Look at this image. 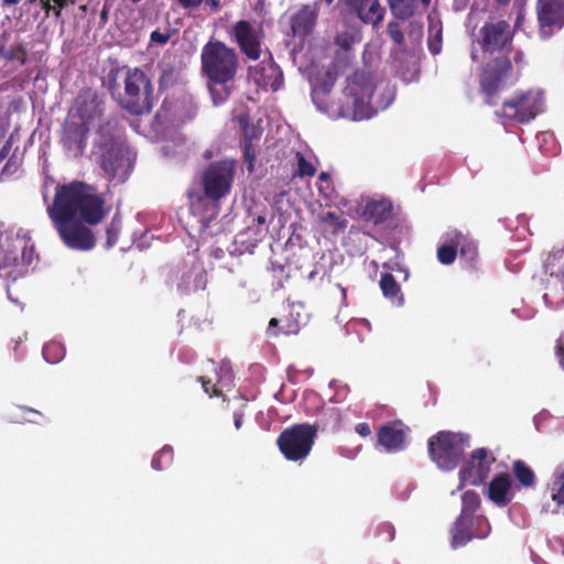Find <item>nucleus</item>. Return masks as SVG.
Returning <instances> with one entry per match:
<instances>
[{
  "label": "nucleus",
  "mask_w": 564,
  "mask_h": 564,
  "mask_svg": "<svg viewBox=\"0 0 564 564\" xmlns=\"http://www.w3.org/2000/svg\"><path fill=\"white\" fill-rule=\"evenodd\" d=\"M107 210L105 199L94 187L79 181L58 184L47 215L63 243L73 250L89 251L96 238L86 225H98Z\"/></svg>",
  "instance_id": "obj_1"
},
{
  "label": "nucleus",
  "mask_w": 564,
  "mask_h": 564,
  "mask_svg": "<svg viewBox=\"0 0 564 564\" xmlns=\"http://www.w3.org/2000/svg\"><path fill=\"white\" fill-rule=\"evenodd\" d=\"M200 70L214 105H221L235 87L239 70L238 53L221 41L210 40L202 48Z\"/></svg>",
  "instance_id": "obj_2"
},
{
  "label": "nucleus",
  "mask_w": 564,
  "mask_h": 564,
  "mask_svg": "<svg viewBox=\"0 0 564 564\" xmlns=\"http://www.w3.org/2000/svg\"><path fill=\"white\" fill-rule=\"evenodd\" d=\"M116 124L108 121L97 130L96 143L101 151L100 165L108 178L126 181L129 174L130 160L124 148L116 138Z\"/></svg>",
  "instance_id": "obj_3"
},
{
  "label": "nucleus",
  "mask_w": 564,
  "mask_h": 564,
  "mask_svg": "<svg viewBox=\"0 0 564 564\" xmlns=\"http://www.w3.org/2000/svg\"><path fill=\"white\" fill-rule=\"evenodd\" d=\"M120 106L129 113H150L154 106V87L140 68L129 69L124 77V91L119 97Z\"/></svg>",
  "instance_id": "obj_4"
},
{
  "label": "nucleus",
  "mask_w": 564,
  "mask_h": 564,
  "mask_svg": "<svg viewBox=\"0 0 564 564\" xmlns=\"http://www.w3.org/2000/svg\"><path fill=\"white\" fill-rule=\"evenodd\" d=\"M470 446V436L464 433L441 431L430 437L429 454L432 460L444 470H453Z\"/></svg>",
  "instance_id": "obj_5"
},
{
  "label": "nucleus",
  "mask_w": 564,
  "mask_h": 564,
  "mask_svg": "<svg viewBox=\"0 0 564 564\" xmlns=\"http://www.w3.org/2000/svg\"><path fill=\"white\" fill-rule=\"evenodd\" d=\"M346 98V111L351 112L355 120H361L370 117L371 105L379 107L375 101V87L367 70H356L347 78V85L344 89Z\"/></svg>",
  "instance_id": "obj_6"
},
{
  "label": "nucleus",
  "mask_w": 564,
  "mask_h": 564,
  "mask_svg": "<svg viewBox=\"0 0 564 564\" xmlns=\"http://www.w3.org/2000/svg\"><path fill=\"white\" fill-rule=\"evenodd\" d=\"M316 434L317 429L311 424H294L279 435L276 444L288 460L299 462L311 453Z\"/></svg>",
  "instance_id": "obj_7"
},
{
  "label": "nucleus",
  "mask_w": 564,
  "mask_h": 564,
  "mask_svg": "<svg viewBox=\"0 0 564 564\" xmlns=\"http://www.w3.org/2000/svg\"><path fill=\"white\" fill-rule=\"evenodd\" d=\"M236 174V161L224 159L212 162L202 174V186L206 198L219 202L232 187Z\"/></svg>",
  "instance_id": "obj_8"
},
{
  "label": "nucleus",
  "mask_w": 564,
  "mask_h": 564,
  "mask_svg": "<svg viewBox=\"0 0 564 564\" xmlns=\"http://www.w3.org/2000/svg\"><path fill=\"white\" fill-rule=\"evenodd\" d=\"M541 111L542 99L538 94L518 90L502 102L500 116L519 123H528Z\"/></svg>",
  "instance_id": "obj_9"
},
{
  "label": "nucleus",
  "mask_w": 564,
  "mask_h": 564,
  "mask_svg": "<svg viewBox=\"0 0 564 564\" xmlns=\"http://www.w3.org/2000/svg\"><path fill=\"white\" fill-rule=\"evenodd\" d=\"M479 45L484 53L509 52L514 30L505 20L486 22L479 30Z\"/></svg>",
  "instance_id": "obj_10"
},
{
  "label": "nucleus",
  "mask_w": 564,
  "mask_h": 564,
  "mask_svg": "<svg viewBox=\"0 0 564 564\" xmlns=\"http://www.w3.org/2000/svg\"><path fill=\"white\" fill-rule=\"evenodd\" d=\"M496 457L492 452L479 447L471 452L468 462L459 470L460 486H480L488 478Z\"/></svg>",
  "instance_id": "obj_11"
},
{
  "label": "nucleus",
  "mask_w": 564,
  "mask_h": 564,
  "mask_svg": "<svg viewBox=\"0 0 564 564\" xmlns=\"http://www.w3.org/2000/svg\"><path fill=\"white\" fill-rule=\"evenodd\" d=\"M535 12L540 39L546 41L564 26V0H536Z\"/></svg>",
  "instance_id": "obj_12"
},
{
  "label": "nucleus",
  "mask_w": 564,
  "mask_h": 564,
  "mask_svg": "<svg viewBox=\"0 0 564 564\" xmlns=\"http://www.w3.org/2000/svg\"><path fill=\"white\" fill-rule=\"evenodd\" d=\"M232 36L240 50L251 61L261 56L263 31L256 28L250 21L239 20L232 25Z\"/></svg>",
  "instance_id": "obj_13"
},
{
  "label": "nucleus",
  "mask_w": 564,
  "mask_h": 564,
  "mask_svg": "<svg viewBox=\"0 0 564 564\" xmlns=\"http://www.w3.org/2000/svg\"><path fill=\"white\" fill-rule=\"evenodd\" d=\"M511 69L512 64L507 55L490 59L480 74V90L488 98H492L501 89L502 83Z\"/></svg>",
  "instance_id": "obj_14"
},
{
  "label": "nucleus",
  "mask_w": 564,
  "mask_h": 564,
  "mask_svg": "<svg viewBox=\"0 0 564 564\" xmlns=\"http://www.w3.org/2000/svg\"><path fill=\"white\" fill-rule=\"evenodd\" d=\"M89 127L85 122L76 120L66 121L61 132V143L65 151L78 158L83 155L87 145V134Z\"/></svg>",
  "instance_id": "obj_15"
},
{
  "label": "nucleus",
  "mask_w": 564,
  "mask_h": 564,
  "mask_svg": "<svg viewBox=\"0 0 564 564\" xmlns=\"http://www.w3.org/2000/svg\"><path fill=\"white\" fill-rule=\"evenodd\" d=\"M77 113L79 116L78 122H85L87 127L98 123L99 128L109 121L107 120L106 122H102L104 102L95 93H88L85 96L79 97ZM110 121L117 126L116 120Z\"/></svg>",
  "instance_id": "obj_16"
},
{
  "label": "nucleus",
  "mask_w": 564,
  "mask_h": 564,
  "mask_svg": "<svg viewBox=\"0 0 564 564\" xmlns=\"http://www.w3.org/2000/svg\"><path fill=\"white\" fill-rule=\"evenodd\" d=\"M378 444L387 452H398L404 448L405 426L401 421H392L381 425L377 432Z\"/></svg>",
  "instance_id": "obj_17"
},
{
  "label": "nucleus",
  "mask_w": 564,
  "mask_h": 564,
  "mask_svg": "<svg viewBox=\"0 0 564 564\" xmlns=\"http://www.w3.org/2000/svg\"><path fill=\"white\" fill-rule=\"evenodd\" d=\"M346 4L364 23L376 26L383 21L386 9L379 0H346Z\"/></svg>",
  "instance_id": "obj_18"
},
{
  "label": "nucleus",
  "mask_w": 564,
  "mask_h": 564,
  "mask_svg": "<svg viewBox=\"0 0 564 564\" xmlns=\"http://www.w3.org/2000/svg\"><path fill=\"white\" fill-rule=\"evenodd\" d=\"M318 17L316 3L302 6L290 20L292 34L294 36L305 37L313 31Z\"/></svg>",
  "instance_id": "obj_19"
},
{
  "label": "nucleus",
  "mask_w": 564,
  "mask_h": 564,
  "mask_svg": "<svg viewBox=\"0 0 564 564\" xmlns=\"http://www.w3.org/2000/svg\"><path fill=\"white\" fill-rule=\"evenodd\" d=\"M512 480L509 474L496 475L488 485V498L499 507L508 506L512 500L510 494Z\"/></svg>",
  "instance_id": "obj_20"
},
{
  "label": "nucleus",
  "mask_w": 564,
  "mask_h": 564,
  "mask_svg": "<svg viewBox=\"0 0 564 564\" xmlns=\"http://www.w3.org/2000/svg\"><path fill=\"white\" fill-rule=\"evenodd\" d=\"M256 82L263 89L278 91L283 85V73L273 61L262 62Z\"/></svg>",
  "instance_id": "obj_21"
},
{
  "label": "nucleus",
  "mask_w": 564,
  "mask_h": 564,
  "mask_svg": "<svg viewBox=\"0 0 564 564\" xmlns=\"http://www.w3.org/2000/svg\"><path fill=\"white\" fill-rule=\"evenodd\" d=\"M392 209L388 199L369 200L364 207L362 217L375 225L383 224L392 217Z\"/></svg>",
  "instance_id": "obj_22"
},
{
  "label": "nucleus",
  "mask_w": 564,
  "mask_h": 564,
  "mask_svg": "<svg viewBox=\"0 0 564 564\" xmlns=\"http://www.w3.org/2000/svg\"><path fill=\"white\" fill-rule=\"evenodd\" d=\"M451 242L456 243L460 258L474 262L478 256V247L474 239L462 232H455Z\"/></svg>",
  "instance_id": "obj_23"
},
{
  "label": "nucleus",
  "mask_w": 564,
  "mask_h": 564,
  "mask_svg": "<svg viewBox=\"0 0 564 564\" xmlns=\"http://www.w3.org/2000/svg\"><path fill=\"white\" fill-rule=\"evenodd\" d=\"M470 521L460 516L452 530V546L454 549L466 545L473 540V532L470 528Z\"/></svg>",
  "instance_id": "obj_24"
},
{
  "label": "nucleus",
  "mask_w": 564,
  "mask_h": 564,
  "mask_svg": "<svg viewBox=\"0 0 564 564\" xmlns=\"http://www.w3.org/2000/svg\"><path fill=\"white\" fill-rule=\"evenodd\" d=\"M512 471L516 479L524 488H533L536 484V476L533 469L523 460L517 459L512 463Z\"/></svg>",
  "instance_id": "obj_25"
},
{
  "label": "nucleus",
  "mask_w": 564,
  "mask_h": 564,
  "mask_svg": "<svg viewBox=\"0 0 564 564\" xmlns=\"http://www.w3.org/2000/svg\"><path fill=\"white\" fill-rule=\"evenodd\" d=\"M341 423V414L340 411L336 408H326L323 409L321 413V417L317 420V422L313 425L317 430H338Z\"/></svg>",
  "instance_id": "obj_26"
},
{
  "label": "nucleus",
  "mask_w": 564,
  "mask_h": 564,
  "mask_svg": "<svg viewBox=\"0 0 564 564\" xmlns=\"http://www.w3.org/2000/svg\"><path fill=\"white\" fill-rule=\"evenodd\" d=\"M392 14L399 20H408L415 13V0H388Z\"/></svg>",
  "instance_id": "obj_27"
},
{
  "label": "nucleus",
  "mask_w": 564,
  "mask_h": 564,
  "mask_svg": "<svg viewBox=\"0 0 564 564\" xmlns=\"http://www.w3.org/2000/svg\"><path fill=\"white\" fill-rule=\"evenodd\" d=\"M0 54L6 61L18 63V66H23L28 59V50L22 43H15L9 48L2 50Z\"/></svg>",
  "instance_id": "obj_28"
},
{
  "label": "nucleus",
  "mask_w": 564,
  "mask_h": 564,
  "mask_svg": "<svg viewBox=\"0 0 564 564\" xmlns=\"http://www.w3.org/2000/svg\"><path fill=\"white\" fill-rule=\"evenodd\" d=\"M318 221L332 228L334 232L344 231L348 225V220L336 212L318 215Z\"/></svg>",
  "instance_id": "obj_29"
},
{
  "label": "nucleus",
  "mask_w": 564,
  "mask_h": 564,
  "mask_svg": "<svg viewBox=\"0 0 564 564\" xmlns=\"http://www.w3.org/2000/svg\"><path fill=\"white\" fill-rule=\"evenodd\" d=\"M338 77V72L335 67H329L323 74V76L318 79L314 87V93H321L323 95H327L330 93Z\"/></svg>",
  "instance_id": "obj_30"
},
{
  "label": "nucleus",
  "mask_w": 564,
  "mask_h": 564,
  "mask_svg": "<svg viewBox=\"0 0 564 564\" xmlns=\"http://www.w3.org/2000/svg\"><path fill=\"white\" fill-rule=\"evenodd\" d=\"M173 447L170 445L163 446L156 452L152 458L151 466L155 470H163L172 465L173 462Z\"/></svg>",
  "instance_id": "obj_31"
},
{
  "label": "nucleus",
  "mask_w": 564,
  "mask_h": 564,
  "mask_svg": "<svg viewBox=\"0 0 564 564\" xmlns=\"http://www.w3.org/2000/svg\"><path fill=\"white\" fill-rule=\"evenodd\" d=\"M239 123L242 129L243 141L242 142H253L259 141L262 135V128L258 124L250 123L248 117L240 116Z\"/></svg>",
  "instance_id": "obj_32"
},
{
  "label": "nucleus",
  "mask_w": 564,
  "mask_h": 564,
  "mask_svg": "<svg viewBox=\"0 0 564 564\" xmlns=\"http://www.w3.org/2000/svg\"><path fill=\"white\" fill-rule=\"evenodd\" d=\"M380 289L386 297L395 299L399 296L401 289L391 273H383L380 279Z\"/></svg>",
  "instance_id": "obj_33"
},
{
  "label": "nucleus",
  "mask_w": 564,
  "mask_h": 564,
  "mask_svg": "<svg viewBox=\"0 0 564 564\" xmlns=\"http://www.w3.org/2000/svg\"><path fill=\"white\" fill-rule=\"evenodd\" d=\"M550 490L551 498L557 507H564V470L554 477Z\"/></svg>",
  "instance_id": "obj_34"
},
{
  "label": "nucleus",
  "mask_w": 564,
  "mask_h": 564,
  "mask_svg": "<svg viewBox=\"0 0 564 564\" xmlns=\"http://www.w3.org/2000/svg\"><path fill=\"white\" fill-rule=\"evenodd\" d=\"M462 516L473 514L480 506L479 495L474 490H467L462 495Z\"/></svg>",
  "instance_id": "obj_35"
},
{
  "label": "nucleus",
  "mask_w": 564,
  "mask_h": 564,
  "mask_svg": "<svg viewBox=\"0 0 564 564\" xmlns=\"http://www.w3.org/2000/svg\"><path fill=\"white\" fill-rule=\"evenodd\" d=\"M43 357L50 364L58 362L64 356L63 347L57 343H48L43 347Z\"/></svg>",
  "instance_id": "obj_36"
},
{
  "label": "nucleus",
  "mask_w": 564,
  "mask_h": 564,
  "mask_svg": "<svg viewBox=\"0 0 564 564\" xmlns=\"http://www.w3.org/2000/svg\"><path fill=\"white\" fill-rule=\"evenodd\" d=\"M457 257L456 243L443 245L437 249V259L442 264H452Z\"/></svg>",
  "instance_id": "obj_37"
},
{
  "label": "nucleus",
  "mask_w": 564,
  "mask_h": 564,
  "mask_svg": "<svg viewBox=\"0 0 564 564\" xmlns=\"http://www.w3.org/2000/svg\"><path fill=\"white\" fill-rule=\"evenodd\" d=\"M297 170L295 175L299 177H312L316 174V167L307 161L301 152L296 153Z\"/></svg>",
  "instance_id": "obj_38"
},
{
  "label": "nucleus",
  "mask_w": 564,
  "mask_h": 564,
  "mask_svg": "<svg viewBox=\"0 0 564 564\" xmlns=\"http://www.w3.org/2000/svg\"><path fill=\"white\" fill-rule=\"evenodd\" d=\"M121 223L119 217L115 216L106 228V246L107 248L113 247L118 242Z\"/></svg>",
  "instance_id": "obj_39"
},
{
  "label": "nucleus",
  "mask_w": 564,
  "mask_h": 564,
  "mask_svg": "<svg viewBox=\"0 0 564 564\" xmlns=\"http://www.w3.org/2000/svg\"><path fill=\"white\" fill-rule=\"evenodd\" d=\"M395 529L390 522H382L376 528V538L379 543H388L394 539Z\"/></svg>",
  "instance_id": "obj_40"
},
{
  "label": "nucleus",
  "mask_w": 564,
  "mask_h": 564,
  "mask_svg": "<svg viewBox=\"0 0 564 564\" xmlns=\"http://www.w3.org/2000/svg\"><path fill=\"white\" fill-rule=\"evenodd\" d=\"M243 160L247 164L248 172H253L254 162L257 160V147L253 142H243Z\"/></svg>",
  "instance_id": "obj_41"
},
{
  "label": "nucleus",
  "mask_w": 564,
  "mask_h": 564,
  "mask_svg": "<svg viewBox=\"0 0 564 564\" xmlns=\"http://www.w3.org/2000/svg\"><path fill=\"white\" fill-rule=\"evenodd\" d=\"M387 32L395 45L402 46L404 44V34L398 22L390 21L387 25Z\"/></svg>",
  "instance_id": "obj_42"
},
{
  "label": "nucleus",
  "mask_w": 564,
  "mask_h": 564,
  "mask_svg": "<svg viewBox=\"0 0 564 564\" xmlns=\"http://www.w3.org/2000/svg\"><path fill=\"white\" fill-rule=\"evenodd\" d=\"M198 381L202 383L204 392L207 393L210 398L213 397H221L224 401H226V397L223 393V390L217 388V384L212 381V379L200 376L198 377Z\"/></svg>",
  "instance_id": "obj_43"
},
{
  "label": "nucleus",
  "mask_w": 564,
  "mask_h": 564,
  "mask_svg": "<svg viewBox=\"0 0 564 564\" xmlns=\"http://www.w3.org/2000/svg\"><path fill=\"white\" fill-rule=\"evenodd\" d=\"M279 324H280V321L278 318H271L270 322H269V326H268V329H267V333L269 336L271 337H278L280 334H291V333H296V330H290V329H285L284 327H281L279 328Z\"/></svg>",
  "instance_id": "obj_44"
},
{
  "label": "nucleus",
  "mask_w": 564,
  "mask_h": 564,
  "mask_svg": "<svg viewBox=\"0 0 564 564\" xmlns=\"http://www.w3.org/2000/svg\"><path fill=\"white\" fill-rule=\"evenodd\" d=\"M429 48H430V52L433 54V55H436L441 52V48H442V32L441 30H438L435 35H430L429 37Z\"/></svg>",
  "instance_id": "obj_45"
},
{
  "label": "nucleus",
  "mask_w": 564,
  "mask_h": 564,
  "mask_svg": "<svg viewBox=\"0 0 564 564\" xmlns=\"http://www.w3.org/2000/svg\"><path fill=\"white\" fill-rule=\"evenodd\" d=\"M354 37L348 33H341L336 36V44L345 51H349L352 46Z\"/></svg>",
  "instance_id": "obj_46"
},
{
  "label": "nucleus",
  "mask_w": 564,
  "mask_h": 564,
  "mask_svg": "<svg viewBox=\"0 0 564 564\" xmlns=\"http://www.w3.org/2000/svg\"><path fill=\"white\" fill-rule=\"evenodd\" d=\"M21 410L23 411V413L25 414V420L31 422V423H36L39 424L40 421L37 420V417H42L43 414L34 409H31V408H28V406H21Z\"/></svg>",
  "instance_id": "obj_47"
},
{
  "label": "nucleus",
  "mask_w": 564,
  "mask_h": 564,
  "mask_svg": "<svg viewBox=\"0 0 564 564\" xmlns=\"http://www.w3.org/2000/svg\"><path fill=\"white\" fill-rule=\"evenodd\" d=\"M555 354L561 366L564 368V335H562L556 341Z\"/></svg>",
  "instance_id": "obj_48"
},
{
  "label": "nucleus",
  "mask_w": 564,
  "mask_h": 564,
  "mask_svg": "<svg viewBox=\"0 0 564 564\" xmlns=\"http://www.w3.org/2000/svg\"><path fill=\"white\" fill-rule=\"evenodd\" d=\"M355 432L361 437H367L371 434V427L367 422H360L355 426Z\"/></svg>",
  "instance_id": "obj_49"
},
{
  "label": "nucleus",
  "mask_w": 564,
  "mask_h": 564,
  "mask_svg": "<svg viewBox=\"0 0 564 564\" xmlns=\"http://www.w3.org/2000/svg\"><path fill=\"white\" fill-rule=\"evenodd\" d=\"M170 40V36L167 34H163L159 31H153L151 33V41L155 43L165 44Z\"/></svg>",
  "instance_id": "obj_50"
},
{
  "label": "nucleus",
  "mask_w": 564,
  "mask_h": 564,
  "mask_svg": "<svg viewBox=\"0 0 564 564\" xmlns=\"http://www.w3.org/2000/svg\"><path fill=\"white\" fill-rule=\"evenodd\" d=\"M178 3L184 9L198 8L202 4V0H178Z\"/></svg>",
  "instance_id": "obj_51"
},
{
  "label": "nucleus",
  "mask_w": 564,
  "mask_h": 564,
  "mask_svg": "<svg viewBox=\"0 0 564 564\" xmlns=\"http://www.w3.org/2000/svg\"><path fill=\"white\" fill-rule=\"evenodd\" d=\"M203 2L214 12L218 11L221 7V0H202Z\"/></svg>",
  "instance_id": "obj_52"
},
{
  "label": "nucleus",
  "mask_w": 564,
  "mask_h": 564,
  "mask_svg": "<svg viewBox=\"0 0 564 564\" xmlns=\"http://www.w3.org/2000/svg\"><path fill=\"white\" fill-rule=\"evenodd\" d=\"M234 419H235V426H236V429H240L241 425H242L243 414L239 413V412H236L234 414Z\"/></svg>",
  "instance_id": "obj_53"
},
{
  "label": "nucleus",
  "mask_w": 564,
  "mask_h": 564,
  "mask_svg": "<svg viewBox=\"0 0 564 564\" xmlns=\"http://www.w3.org/2000/svg\"><path fill=\"white\" fill-rule=\"evenodd\" d=\"M318 181L319 183H329L330 182V175L327 173V172H322L319 175H318Z\"/></svg>",
  "instance_id": "obj_54"
},
{
  "label": "nucleus",
  "mask_w": 564,
  "mask_h": 564,
  "mask_svg": "<svg viewBox=\"0 0 564 564\" xmlns=\"http://www.w3.org/2000/svg\"><path fill=\"white\" fill-rule=\"evenodd\" d=\"M21 2V0H3L2 1V7H11V6H17Z\"/></svg>",
  "instance_id": "obj_55"
},
{
  "label": "nucleus",
  "mask_w": 564,
  "mask_h": 564,
  "mask_svg": "<svg viewBox=\"0 0 564 564\" xmlns=\"http://www.w3.org/2000/svg\"><path fill=\"white\" fill-rule=\"evenodd\" d=\"M499 6H507L509 4L510 0H495Z\"/></svg>",
  "instance_id": "obj_56"
},
{
  "label": "nucleus",
  "mask_w": 564,
  "mask_h": 564,
  "mask_svg": "<svg viewBox=\"0 0 564 564\" xmlns=\"http://www.w3.org/2000/svg\"><path fill=\"white\" fill-rule=\"evenodd\" d=\"M521 56H522V53L521 52H518L514 56V61L516 63H518L520 59H521Z\"/></svg>",
  "instance_id": "obj_57"
},
{
  "label": "nucleus",
  "mask_w": 564,
  "mask_h": 564,
  "mask_svg": "<svg viewBox=\"0 0 564 564\" xmlns=\"http://www.w3.org/2000/svg\"><path fill=\"white\" fill-rule=\"evenodd\" d=\"M431 1H432V0H421V2L423 3V6H424L425 8H427V7L430 6Z\"/></svg>",
  "instance_id": "obj_58"
},
{
  "label": "nucleus",
  "mask_w": 564,
  "mask_h": 564,
  "mask_svg": "<svg viewBox=\"0 0 564 564\" xmlns=\"http://www.w3.org/2000/svg\"><path fill=\"white\" fill-rule=\"evenodd\" d=\"M101 19L102 20H107V12L106 11H102L101 14H100Z\"/></svg>",
  "instance_id": "obj_59"
},
{
  "label": "nucleus",
  "mask_w": 564,
  "mask_h": 564,
  "mask_svg": "<svg viewBox=\"0 0 564 564\" xmlns=\"http://www.w3.org/2000/svg\"><path fill=\"white\" fill-rule=\"evenodd\" d=\"M321 2H325L327 6H330L334 0H319Z\"/></svg>",
  "instance_id": "obj_60"
},
{
  "label": "nucleus",
  "mask_w": 564,
  "mask_h": 564,
  "mask_svg": "<svg viewBox=\"0 0 564 564\" xmlns=\"http://www.w3.org/2000/svg\"><path fill=\"white\" fill-rule=\"evenodd\" d=\"M258 221H259V223H263V221H264V218L259 217Z\"/></svg>",
  "instance_id": "obj_61"
},
{
  "label": "nucleus",
  "mask_w": 564,
  "mask_h": 564,
  "mask_svg": "<svg viewBox=\"0 0 564 564\" xmlns=\"http://www.w3.org/2000/svg\"><path fill=\"white\" fill-rule=\"evenodd\" d=\"M132 3H138L140 2L141 0H130Z\"/></svg>",
  "instance_id": "obj_62"
}]
</instances>
